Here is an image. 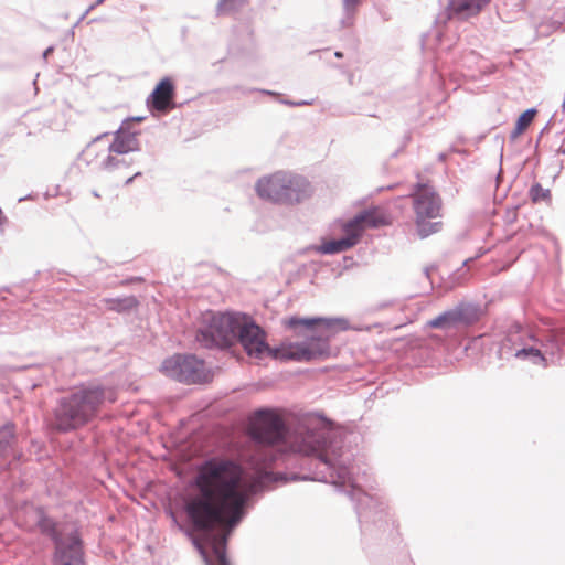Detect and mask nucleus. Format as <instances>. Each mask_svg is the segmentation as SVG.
Wrapping results in <instances>:
<instances>
[{
  "mask_svg": "<svg viewBox=\"0 0 565 565\" xmlns=\"http://www.w3.org/2000/svg\"><path fill=\"white\" fill-rule=\"evenodd\" d=\"M242 315L212 313L207 323L199 329L195 335L198 343L206 349L230 348L236 342Z\"/></svg>",
  "mask_w": 565,
  "mask_h": 565,
  "instance_id": "6",
  "label": "nucleus"
},
{
  "mask_svg": "<svg viewBox=\"0 0 565 565\" xmlns=\"http://www.w3.org/2000/svg\"><path fill=\"white\" fill-rule=\"evenodd\" d=\"M281 104H285V105H288V106H303V105H311L310 102H307V100H300V102H292V100H288V99H281L280 100Z\"/></svg>",
  "mask_w": 565,
  "mask_h": 565,
  "instance_id": "26",
  "label": "nucleus"
},
{
  "mask_svg": "<svg viewBox=\"0 0 565 565\" xmlns=\"http://www.w3.org/2000/svg\"><path fill=\"white\" fill-rule=\"evenodd\" d=\"M337 57H342V53L341 52H335L334 54Z\"/></svg>",
  "mask_w": 565,
  "mask_h": 565,
  "instance_id": "35",
  "label": "nucleus"
},
{
  "mask_svg": "<svg viewBox=\"0 0 565 565\" xmlns=\"http://www.w3.org/2000/svg\"><path fill=\"white\" fill-rule=\"evenodd\" d=\"M557 153H561V154L565 156V148H559L557 150Z\"/></svg>",
  "mask_w": 565,
  "mask_h": 565,
  "instance_id": "33",
  "label": "nucleus"
},
{
  "mask_svg": "<svg viewBox=\"0 0 565 565\" xmlns=\"http://www.w3.org/2000/svg\"><path fill=\"white\" fill-rule=\"evenodd\" d=\"M160 370L168 377L181 383L196 384L207 380L203 360L192 354H174L162 362Z\"/></svg>",
  "mask_w": 565,
  "mask_h": 565,
  "instance_id": "8",
  "label": "nucleus"
},
{
  "mask_svg": "<svg viewBox=\"0 0 565 565\" xmlns=\"http://www.w3.org/2000/svg\"><path fill=\"white\" fill-rule=\"evenodd\" d=\"M535 115V108H529L525 111H523L516 120L515 128L511 132V138L515 139L519 135H521L531 125Z\"/></svg>",
  "mask_w": 565,
  "mask_h": 565,
  "instance_id": "20",
  "label": "nucleus"
},
{
  "mask_svg": "<svg viewBox=\"0 0 565 565\" xmlns=\"http://www.w3.org/2000/svg\"><path fill=\"white\" fill-rule=\"evenodd\" d=\"M435 269V266L425 267L424 273L427 278L430 276V271Z\"/></svg>",
  "mask_w": 565,
  "mask_h": 565,
  "instance_id": "30",
  "label": "nucleus"
},
{
  "mask_svg": "<svg viewBox=\"0 0 565 565\" xmlns=\"http://www.w3.org/2000/svg\"><path fill=\"white\" fill-rule=\"evenodd\" d=\"M138 175H140V172H137L132 178H129V179L126 181V183H127V184L132 183L134 178H136V177H138Z\"/></svg>",
  "mask_w": 565,
  "mask_h": 565,
  "instance_id": "32",
  "label": "nucleus"
},
{
  "mask_svg": "<svg viewBox=\"0 0 565 565\" xmlns=\"http://www.w3.org/2000/svg\"><path fill=\"white\" fill-rule=\"evenodd\" d=\"M551 195L548 189H544L540 183H535L530 189V198L533 202H540L548 199Z\"/></svg>",
  "mask_w": 565,
  "mask_h": 565,
  "instance_id": "23",
  "label": "nucleus"
},
{
  "mask_svg": "<svg viewBox=\"0 0 565 565\" xmlns=\"http://www.w3.org/2000/svg\"><path fill=\"white\" fill-rule=\"evenodd\" d=\"M284 324L294 330L296 335L302 337L303 340L282 341L278 347L270 348L266 342L265 330L248 316L242 315L236 341L242 344L249 356L256 359L268 354L280 361L310 362L330 354V330L335 326L344 330L348 322L340 318L290 317L284 320Z\"/></svg>",
  "mask_w": 565,
  "mask_h": 565,
  "instance_id": "2",
  "label": "nucleus"
},
{
  "mask_svg": "<svg viewBox=\"0 0 565 565\" xmlns=\"http://www.w3.org/2000/svg\"><path fill=\"white\" fill-rule=\"evenodd\" d=\"M108 310L116 311L119 313L128 312L138 306V300L134 296L124 298H107L103 300Z\"/></svg>",
  "mask_w": 565,
  "mask_h": 565,
  "instance_id": "18",
  "label": "nucleus"
},
{
  "mask_svg": "<svg viewBox=\"0 0 565 565\" xmlns=\"http://www.w3.org/2000/svg\"><path fill=\"white\" fill-rule=\"evenodd\" d=\"M255 191L263 200L287 205L301 203L312 193L310 182L306 178L285 171L259 178Z\"/></svg>",
  "mask_w": 565,
  "mask_h": 565,
  "instance_id": "4",
  "label": "nucleus"
},
{
  "mask_svg": "<svg viewBox=\"0 0 565 565\" xmlns=\"http://www.w3.org/2000/svg\"><path fill=\"white\" fill-rule=\"evenodd\" d=\"M362 0H342L343 15L340 21L342 28H349L353 24L355 12Z\"/></svg>",
  "mask_w": 565,
  "mask_h": 565,
  "instance_id": "19",
  "label": "nucleus"
},
{
  "mask_svg": "<svg viewBox=\"0 0 565 565\" xmlns=\"http://www.w3.org/2000/svg\"><path fill=\"white\" fill-rule=\"evenodd\" d=\"M106 135H107V134H103V135H100V136H97V137L95 138V140H94V141L102 139V138H103L104 136H106Z\"/></svg>",
  "mask_w": 565,
  "mask_h": 565,
  "instance_id": "34",
  "label": "nucleus"
},
{
  "mask_svg": "<svg viewBox=\"0 0 565 565\" xmlns=\"http://www.w3.org/2000/svg\"><path fill=\"white\" fill-rule=\"evenodd\" d=\"M122 163V160L119 158L108 154L103 161H102V169L107 171H113Z\"/></svg>",
  "mask_w": 565,
  "mask_h": 565,
  "instance_id": "24",
  "label": "nucleus"
},
{
  "mask_svg": "<svg viewBox=\"0 0 565 565\" xmlns=\"http://www.w3.org/2000/svg\"><path fill=\"white\" fill-rule=\"evenodd\" d=\"M105 0H96L93 4H90L86 10L85 12L81 15V18L78 19L77 23L78 24L79 22H82L86 15L92 11L94 10L96 7L100 6Z\"/></svg>",
  "mask_w": 565,
  "mask_h": 565,
  "instance_id": "25",
  "label": "nucleus"
},
{
  "mask_svg": "<svg viewBox=\"0 0 565 565\" xmlns=\"http://www.w3.org/2000/svg\"><path fill=\"white\" fill-rule=\"evenodd\" d=\"M52 565H86L83 540L78 531L56 541Z\"/></svg>",
  "mask_w": 565,
  "mask_h": 565,
  "instance_id": "9",
  "label": "nucleus"
},
{
  "mask_svg": "<svg viewBox=\"0 0 565 565\" xmlns=\"http://www.w3.org/2000/svg\"><path fill=\"white\" fill-rule=\"evenodd\" d=\"M445 158H446V154H444V153L439 154L440 160H445Z\"/></svg>",
  "mask_w": 565,
  "mask_h": 565,
  "instance_id": "36",
  "label": "nucleus"
},
{
  "mask_svg": "<svg viewBox=\"0 0 565 565\" xmlns=\"http://www.w3.org/2000/svg\"><path fill=\"white\" fill-rule=\"evenodd\" d=\"M523 333L526 334L529 340L537 342V339L531 332L524 331L520 326L513 327L507 337V342L513 345L520 343L521 347L514 350V356L520 360H530L535 365H545L546 359L542 349L535 344H529Z\"/></svg>",
  "mask_w": 565,
  "mask_h": 565,
  "instance_id": "10",
  "label": "nucleus"
},
{
  "mask_svg": "<svg viewBox=\"0 0 565 565\" xmlns=\"http://www.w3.org/2000/svg\"><path fill=\"white\" fill-rule=\"evenodd\" d=\"M119 128H125L124 129V132H128V131H137L135 128H134V125L129 121V120H124L120 125Z\"/></svg>",
  "mask_w": 565,
  "mask_h": 565,
  "instance_id": "27",
  "label": "nucleus"
},
{
  "mask_svg": "<svg viewBox=\"0 0 565 565\" xmlns=\"http://www.w3.org/2000/svg\"><path fill=\"white\" fill-rule=\"evenodd\" d=\"M115 401L109 387L83 385L57 401L49 426L58 433L76 430L93 420L106 403Z\"/></svg>",
  "mask_w": 565,
  "mask_h": 565,
  "instance_id": "3",
  "label": "nucleus"
},
{
  "mask_svg": "<svg viewBox=\"0 0 565 565\" xmlns=\"http://www.w3.org/2000/svg\"><path fill=\"white\" fill-rule=\"evenodd\" d=\"M125 128H118L114 135V141L110 143L109 153L126 154L128 152L138 151L140 143L138 140L139 131L124 132Z\"/></svg>",
  "mask_w": 565,
  "mask_h": 565,
  "instance_id": "13",
  "label": "nucleus"
},
{
  "mask_svg": "<svg viewBox=\"0 0 565 565\" xmlns=\"http://www.w3.org/2000/svg\"><path fill=\"white\" fill-rule=\"evenodd\" d=\"M470 260H471V259H466V260H463V263H462V264H463V265H467V264H468V262H470Z\"/></svg>",
  "mask_w": 565,
  "mask_h": 565,
  "instance_id": "37",
  "label": "nucleus"
},
{
  "mask_svg": "<svg viewBox=\"0 0 565 565\" xmlns=\"http://www.w3.org/2000/svg\"><path fill=\"white\" fill-rule=\"evenodd\" d=\"M248 1L249 0H218L216 4V13L217 15H222L237 12L244 6H246Z\"/></svg>",
  "mask_w": 565,
  "mask_h": 565,
  "instance_id": "21",
  "label": "nucleus"
},
{
  "mask_svg": "<svg viewBox=\"0 0 565 565\" xmlns=\"http://www.w3.org/2000/svg\"><path fill=\"white\" fill-rule=\"evenodd\" d=\"M411 196L413 199L418 236L426 238L431 234L438 233L443 227V223L440 221H430L440 216L441 199L438 193L427 184L417 183L414 185Z\"/></svg>",
  "mask_w": 565,
  "mask_h": 565,
  "instance_id": "5",
  "label": "nucleus"
},
{
  "mask_svg": "<svg viewBox=\"0 0 565 565\" xmlns=\"http://www.w3.org/2000/svg\"><path fill=\"white\" fill-rule=\"evenodd\" d=\"M250 437L254 448L247 463L253 472L236 460L213 457L199 467L194 478L199 494L185 503V511L198 533L193 544L205 565H231L226 544L232 531L246 515L253 497L265 484L277 481L269 467L289 451L302 455L301 465L308 469L306 475H294L292 480L331 483L354 502L362 527L384 530L387 525V507L356 487L352 455L343 450L341 431L326 417L310 415L290 431L279 414L259 408L254 413Z\"/></svg>",
  "mask_w": 565,
  "mask_h": 565,
  "instance_id": "1",
  "label": "nucleus"
},
{
  "mask_svg": "<svg viewBox=\"0 0 565 565\" xmlns=\"http://www.w3.org/2000/svg\"><path fill=\"white\" fill-rule=\"evenodd\" d=\"M39 526L42 533L50 536L53 541L54 545H56V541L58 539H65L76 532V529L67 527V526H57L51 519L42 518L39 522Z\"/></svg>",
  "mask_w": 565,
  "mask_h": 565,
  "instance_id": "14",
  "label": "nucleus"
},
{
  "mask_svg": "<svg viewBox=\"0 0 565 565\" xmlns=\"http://www.w3.org/2000/svg\"><path fill=\"white\" fill-rule=\"evenodd\" d=\"M17 443L13 424H6L0 428V457L9 455Z\"/></svg>",
  "mask_w": 565,
  "mask_h": 565,
  "instance_id": "17",
  "label": "nucleus"
},
{
  "mask_svg": "<svg viewBox=\"0 0 565 565\" xmlns=\"http://www.w3.org/2000/svg\"><path fill=\"white\" fill-rule=\"evenodd\" d=\"M384 224L382 216L373 210H364L344 223L342 231L344 236L338 239L323 242L312 249L321 255H334L355 246L366 227L376 228Z\"/></svg>",
  "mask_w": 565,
  "mask_h": 565,
  "instance_id": "7",
  "label": "nucleus"
},
{
  "mask_svg": "<svg viewBox=\"0 0 565 565\" xmlns=\"http://www.w3.org/2000/svg\"><path fill=\"white\" fill-rule=\"evenodd\" d=\"M460 327H468L480 319V308L473 303L461 302L455 307Z\"/></svg>",
  "mask_w": 565,
  "mask_h": 565,
  "instance_id": "15",
  "label": "nucleus"
},
{
  "mask_svg": "<svg viewBox=\"0 0 565 565\" xmlns=\"http://www.w3.org/2000/svg\"><path fill=\"white\" fill-rule=\"evenodd\" d=\"M126 120H129L134 125L135 122L142 121L143 117H130V118H127Z\"/></svg>",
  "mask_w": 565,
  "mask_h": 565,
  "instance_id": "29",
  "label": "nucleus"
},
{
  "mask_svg": "<svg viewBox=\"0 0 565 565\" xmlns=\"http://www.w3.org/2000/svg\"><path fill=\"white\" fill-rule=\"evenodd\" d=\"M491 0H447L445 12L437 18L446 23L450 19L467 20L479 14Z\"/></svg>",
  "mask_w": 565,
  "mask_h": 565,
  "instance_id": "11",
  "label": "nucleus"
},
{
  "mask_svg": "<svg viewBox=\"0 0 565 565\" xmlns=\"http://www.w3.org/2000/svg\"><path fill=\"white\" fill-rule=\"evenodd\" d=\"M457 313L455 308L440 313L438 317L431 319L428 326L435 329L450 330L458 329L460 324L458 322Z\"/></svg>",
  "mask_w": 565,
  "mask_h": 565,
  "instance_id": "16",
  "label": "nucleus"
},
{
  "mask_svg": "<svg viewBox=\"0 0 565 565\" xmlns=\"http://www.w3.org/2000/svg\"><path fill=\"white\" fill-rule=\"evenodd\" d=\"M561 341L556 335H548L547 339L543 342L541 341V347L544 350V354H552L554 355L559 349H561Z\"/></svg>",
  "mask_w": 565,
  "mask_h": 565,
  "instance_id": "22",
  "label": "nucleus"
},
{
  "mask_svg": "<svg viewBox=\"0 0 565 565\" xmlns=\"http://www.w3.org/2000/svg\"><path fill=\"white\" fill-rule=\"evenodd\" d=\"M174 84L169 77L162 78L147 99L148 105L161 113H166L175 107Z\"/></svg>",
  "mask_w": 565,
  "mask_h": 565,
  "instance_id": "12",
  "label": "nucleus"
},
{
  "mask_svg": "<svg viewBox=\"0 0 565 565\" xmlns=\"http://www.w3.org/2000/svg\"><path fill=\"white\" fill-rule=\"evenodd\" d=\"M258 92H260L262 94H265V95H270V96L277 95L275 92L267 90V89H259Z\"/></svg>",
  "mask_w": 565,
  "mask_h": 565,
  "instance_id": "31",
  "label": "nucleus"
},
{
  "mask_svg": "<svg viewBox=\"0 0 565 565\" xmlns=\"http://www.w3.org/2000/svg\"><path fill=\"white\" fill-rule=\"evenodd\" d=\"M54 51V47L53 46H49L44 52H43V58H47L49 55Z\"/></svg>",
  "mask_w": 565,
  "mask_h": 565,
  "instance_id": "28",
  "label": "nucleus"
}]
</instances>
